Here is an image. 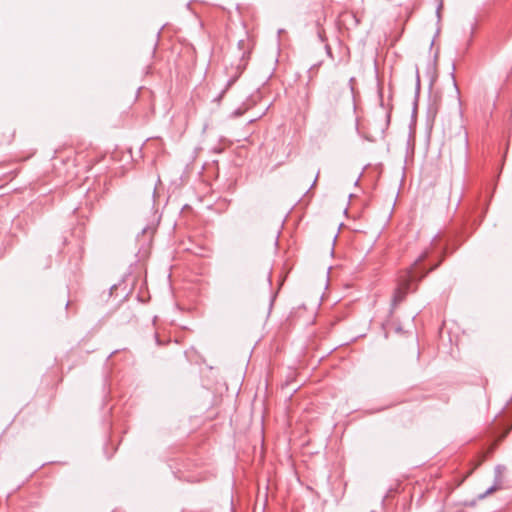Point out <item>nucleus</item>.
<instances>
[{
    "label": "nucleus",
    "mask_w": 512,
    "mask_h": 512,
    "mask_svg": "<svg viewBox=\"0 0 512 512\" xmlns=\"http://www.w3.org/2000/svg\"><path fill=\"white\" fill-rule=\"evenodd\" d=\"M416 278L415 271L412 268L407 269L399 277L398 285L393 294V305L396 306L404 300L410 291V285Z\"/></svg>",
    "instance_id": "obj_1"
},
{
    "label": "nucleus",
    "mask_w": 512,
    "mask_h": 512,
    "mask_svg": "<svg viewBox=\"0 0 512 512\" xmlns=\"http://www.w3.org/2000/svg\"><path fill=\"white\" fill-rule=\"evenodd\" d=\"M248 52L242 51L241 58L236 66H231V74L229 79L226 82L225 89L222 91L221 96L238 80V78L241 76L242 72L246 68L247 65V56Z\"/></svg>",
    "instance_id": "obj_2"
},
{
    "label": "nucleus",
    "mask_w": 512,
    "mask_h": 512,
    "mask_svg": "<svg viewBox=\"0 0 512 512\" xmlns=\"http://www.w3.org/2000/svg\"><path fill=\"white\" fill-rule=\"evenodd\" d=\"M453 142L457 144L456 158L461 164H466L468 157V135L463 132L454 139Z\"/></svg>",
    "instance_id": "obj_3"
},
{
    "label": "nucleus",
    "mask_w": 512,
    "mask_h": 512,
    "mask_svg": "<svg viewBox=\"0 0 512 512\" xmlns=\"http://www.w3.org/2000/svg\"><path fill=\"white\" fill-rule=\"evenodd\" d=\"M495 473H496V476H495L494 484L491 487H489L486 490V492L483 495H481V497H485V496L499 490L502 487V479H501L502 468L500 466H497L495 469Z\"/></svg>",
    "instance_id": "obj_4"
},
{
    "label": "nucleus",
    "mask_w": 512,
    "mask_h": 512,
    "mask_svg": "<svg viewBox=\"0 0 512 512\" xmlns=\"http://www.w3.org/2000/svg\"><path fill=\"white\" fill-rule=\"evenodd\" d=\"M427 254H428L427 252H423V253H422V254H421V255H420V256L415 260L414 264L410 267V268H412V269L415 271V274H416V278L414 279V281H415V280L420 281L423 277H425V275H426L427 273H430V270H427V272H426V273H424V274H422L421 276H419V277H418V276H417V271H416V266L418 265V263H420L421 261H423V260L427 257Z\"/></svg>",
    "instance_id": "obj_5"
},
{
    "label": "nucleus",
    "mask_w": 512,
    "mask_h": 512,
    "mask_svg": "<svg viewBox=\"0 0 512 512\" xmlns=\"http://www.w3.org/2000/svg\"><path fill=\"white\" fill-rule=\"evenodd\" d=\"M384 121L380 126V130L383 133L389 126L390 123V112L383 110Z\"/></svg>",
    "instance_id": "obj_6"
},
{
    "label": "nucleus",
    "mask_w": 512,
    "mask_h": 512,
    "mask_svg": "<svg viewBox=\"0 0 512 512\" xmlns=\"http://www.w3.org/2000/svg\"><path fill=\"white\" fill-rule=\"evenodd\" d=\"M329 89H330V91H329V92H330L331 94H332V93H337V94H339V90H340V89H339V85H338V83H337V82H333V83L331 84V86L329 87Z\"/></svg>",
    "instance_id": "obj_7"
},
{
    "label": "nucleus",
    "mask_w": 512,
    "mask_h": 512,
    "mask_svg": "<svg viewBox=\"0 0 512 512\" xmlns=\"http://www.w3.org/2000/svg\"><path fill=\"white\" fill-rule=\"evenodd\" d=\"M353 81H354V78H353V77H351V78L349 79V83H348V86H349V88H350V90H351V91H353V86H352Z\"/></svg>",
    "instance_id": "obj_8"
},
{
    "label": "nucleus",
    "mask_w": 512,
    "mask_h": 512,
    "mask_svg": "<svg viewBox=\"0 0 512 512\" xmlns=\"http://www.w3.org/2000/svg\"><path fill=\"white\" fill-rule=\"evenodd\" d=\"M244 44H245L244 40H240V41L238 42V46H239V48H241Z\"/></svg>",
    "instance_id": "obj_9"
},
{
    "label": "nucleus",
    "mask_w": 512,
    "mask_h": 512,
    "mask_svg": "<svg viewBox=\"0 0 512 512\" xmlns=\"http://www.w3.org/2000/svg\"><path fill=\"white\" fill-rule=\"evenodd\" d=\"M317 179H318V174H317V175H316V177L314 178V181H313L312 186H313V185H315V183H316Z\"/></svg>",
    "instance_id": "obj_10"
},
{
    "label": "nucleus",
    "mask_w": 512,
    "mask_h": 512,
    "mask_svg": "<svg viewBox=\"0 0 512 512\" xmlns=\"http://www.w3.org/2000/svg\"><path fill=\"white\" fill-rule=\"evenodd\" d=\"M437 266H438V264H437V265H435V266H433V267L430 269V271H431V270L436 269V267H437Z\"/></svg>",
    "instance_id": "obj_11"
}]
</instances>
